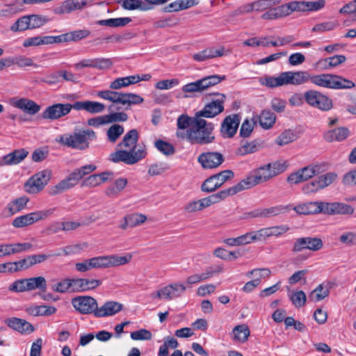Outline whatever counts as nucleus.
<instances>
[{"label":"nucleus","instance_id":"nucleus-1","mask_svg":"<svg viewBox=\"0 0 356 356\" xmlns=\"http://www.w3.org/2000/svg\"><path fill=\"white\" fill-rule=\"evenodd\" d=\"M213 128L211 122H207L201 118L194 127L188 129L186 131H177L176 136L180 139H187L191 144H209L215 138L212 135Z\"/></svg>","mask_w":356,"mask_h":356},{"label":"nucleus","instance_id":"nucleus-2","mask_svg":"<svg viewBox=\"0 0 356 356\" xmlns=\"http://www.w3.org/2000/svg\"><path fill=\"white\" fill-rule=\"evenodd\" d=\"M96 139V134L92 129H83L73 133H67L56 139L60 145L78 150L89 147L90 141Z\"/></svg>","mask_w":356,"mask_h":356},{"label":"nucleus","instance_id":"nucleus-3","mask_svg":"<svg viewBox=\"0 0 356 356\" xmlns=\"http://www.w3.org/2000/svg\"><path fill=\"white\" fill-rule=\"evenodd\" d=\"M97 96L102 99L113 102L108 106L109 111H119L121 108L118 106V104L130 107L131 105L139 104L143 102L142 97L134 93H122L113 90H101L97 92Z\"/></svg>","mask_w":356,"mask_h":356},{"label":"nucleus","instance_id":"nucleus-4","mask_svg":"<svg viewBox=\"0 0 356 356\" xmlns=\"http://www.w3.org/2000/svg\"><path fill=\"white\" fill-rule=\"evenodd\" d=\"M311 82L318 86L331 89H350L355 86L352 81L332 74L312 75Z\"/></svg>","mask_w":356,"mask_h":356},{"label":"nucleus","instance_id":"nucleus-5","mask_svg":"<svg viewBox=\"0 0 356 356\" xmlns=\"http://www.w3.org/2000/svg\"><path fill=\"white\" fill-rule=\"evenodd\" d=\"M147 156V151L145 148H139L136 151H129L127 149H118L109 155V160L113 163L123 162L127 165H134Z\"/></svg>","mask_w":356,"mask_h":356},{"label":"nucleus","instance_id":"nucleus-6","mask_svg":"<svg viewBox=\"0 0 356 356\" xmlns=\"http://www.w3.org/2000/svg\"><path fill=\"white\" fill-rule=\"evenodd\" d=\"M234 177V173L231 170L221 171L205 179L201 186V190L206 193L213 192Z\"/></svg>","mask_w":356,"mask_h":356},{"label":"nucleus","instance_id":"nucleus-7","mask_svg":"<svg viewBox=\"0 0 356 356\" xmlns=\"http://www.w3.org/2000/svg\"><path fill=\"white\" fill-rule=\"evenodd\" d=\"M305 102L311 106L323 111H330L332 106V100L321 92L310 90L304 94Z\"/></svg>","mask_w":356,"mask_h":356},{"label":"nucleus","instance_id":"nucleus-8","mask_svg":"<svg viewBox=\"0 0 356 356\" xmlns=\"http://www.w3.org/2000/svg\"><path fill=\"white\" fill-rule=\"evenodd\" d=\"M51 170H43L33 175L25 183L26 191L29 193H37L42 191L51 177Z\"/></svg>","mask_w":356,"mask_h":356},{"label":"nucleus","instance_id":"nucleus-9","mask_svg":"<svg viewBox=\"0 0 356 356\" xmlns=\"http://www.w3.org/2000/svg\"><path fill=\"white\" fill-rule=\"evenodd\" d=\"M72 305L76 312L81 314H91L95 316L97 308V301L89 296H79L72 299Z\"/></svg>","mask_w":356,"mask_h":356},{"label":"nucleus","instance_id":"nucleus-10","mask_svg":"<svg viewBox=\"0 0 356 356\" xmlns=\"http://www.w3.org/2000/svg\"><path fill=\"white\" fill-rule=\"evenodd\" d=\"M323 172L321 165H309L296 172L291 173L287 177V181L291 184H297L300 182L305 181L313 177L321 174Z\"/></svg>","mask_w":356,"mask_h":356},{"label":"nucleus","instance_id":"nucleus-11","mask_svg":"<svg viewBox=\"0 0 356 356\" xmlns=\"http://www.w3.org/2000/svg\"><path fill=\"white\" fill-rule=\"evenodd\" d=\"M291 209V205H277L269 208H261L245 213L243 218H273L284 213Z\"/></svg>","mask_w":356,"mask_h":356},{"label":"nucleus","instance_id":"nucleus-12","mask_svg":"<svg viewBox=\"0 0 356 356\" xmlns=\"http://www.w3.org/2000/svg\"><path fill=\"white\" fill-rule=\"evenodd\" d=\"M215 95L220 96V99L212 100L211 102L207 103L202 110L197 112V116L204 117L207 118H214L224 111V103L226 99V96L221 93H213Z\"/></svg>","mask_w":356,"mask_h":356},{"label":"nucleus","instance_id":"nucleus-13","mask_svg":"<svg viewBox=\"0 0 356 356\" xmlns=\"http://www.w3.org/2000/svg\"><path fill=\"white\" fill-rule=\"evenodd\" d=\"M54 209H47L30 213L17 217L13 221V225L15 227H24L33 224L40 220H44L53 213Z\"/></svg>","mask_w":356,"mask_h":356},{"label":"nucleus","instance_id":"nucleus-14","mask_svg":"<svg viewBox=\"0 0 356 356\" xmlns=\"http://www.w3.org/2000/svg\"><path fill=\"white\" fill-rule=\"evenodd\" d=\"M74 104H54L47 106L42 113V117L46 120H56L69 114L74 109Z\"/></svg>","mask_w":356,"mask_h":356},{"label":"nucleus","instance_id":"nucleus-15","mask_svg":"<svg viewBox=\"0 0 356 356\" xmlns=\"http://www.w3.org/2000/svg\"><path fill=\"white\" fill-rule=\"evenodd\" d=\"M323 246V241L317 237H302L296 239L293 248V252H300L304 250L318 251Z\"/></svg>","mask_w":356,"mask_h":356},{"label":"nucleus","instance_id":"nucleus-16","mask_svg":"<svg viewBox=\"0 0 356 356\" xmlns=\"http://www.w3.org/2000/svg\"><path fill=\"white\" fill-rule=\"evenodd\" d=\"M225 161L223 155L217 152H208L200 154L197 161L204 169H213L219 167Z\"/></svg>","mask_w":356,"mask_h":356},{"label":"nucleus","instance_id":"nucleus-17","mask_svg":"<svg viewBox=\"0 0 356 356\" xmlns=\"http://www.w3.org/2000/svg\"><path fill=\"white\" fill-rule=\"evenodd\" d=\"M241 118L238 114L227 116L221 123L220 134L224 138H231L236 134Z\"/></svg>","mask_w":356,"mask_h":356},{"label":"nucleus","instance_id":"nucleus-18","mask_svg":"<svg viewBox=\"0 0 356 356\" xmlns=\"http://www.w3.org/2000/svg\"><path fill=\"white\" fill-rule=\"evenodd\" d=\"M211 83V82L209 81L208 77L205 76L194 82L188 83L184 85L181 90L184 93H193L195 92H202L213 86ZM189 96L186 94L182 95L181 93H179L177 95V98H187Z\"/></svg>","mask_w":356,"mask_h":356},{"label":"nucleus","instance_id":"nucleus-19","mask_svg":"<svg viewBox=\"0 0 356 356\" xmlns=\"http://www.w3.org/2000/svg\"><path fill=\"white\" fill-rule=\"evenodd\" d=\"M323 213L327 215H351L354 213L355 209L347 204L342 202H323Z\"/></svg>","mask_w":356,"mask_h":356},{"label":"nucleus","instance_id":"nucleus-20","mask_svg":"<svg viewBox=\"0 0 356 356\" xmlns=\"http://www.w3.org/2000/svg\"><path fill=\"white\" fill-rule=\"evenodd\" d=\"M11 104L15 108L31 115H35L41 109V106L39 104L28 98H13Z\"/></svg>","mask_w":356,"mask_h":356},{"label":"nucleus","instance_id":"nucleus-21","mask_svg":"<svg viewBox=\"0 0 356 356\" xmlns=\"http://www.w3.org/2000/svg\"><path fill=\"white\" fill-rule=\"evenodd\" d=\"M122 305L115 301H106L101 307H98L95 313L97 318H103L113 316L122 309Z\"/></svg>","mask_w":356,"mask_h":356},{"label":"nucleus","instance_id":"nucleus-22","mask_svg":"<svg viewBox=\"0 0 356 356\" xmlns=\"http://www.w3.org/2000/svg\"><path fill=\"white\" fill-rule=\"evenodd\" d=\"M102 281L96 279L77 278L73 279L72 292H84L95 289L100 286Z\"/></svg>","mask_w":356,"mask_h":356},{"label":"nucleus","instance_id":"nucleus-23","mask_svg":"<svg viewBox=\"0 0 356 356\" xmlns=\"http://www.w3.org/2000/svg\"><path fill=\"white\" fill-rule=\"evenodd\" d=\"M4 323L8 327L21 334L31 333L34 331V327L24 319L16 317L8 318L5 319Z\"/></svg>","mask_w":356,"mask_h":356},{"label":"nucleus","instance_id":"nucleus-24","mask_svg":"<svg viewBox=\"0 0 356 356\" xmlns=\"http://www.w3.org/2000/svg\"><path fill=\"white\" fill-rule=\"evenodd\" d=\"M74 109L76 111H85L90 114L102 113L106 106L104 104L93 101H77L74 102Z\"/></svg>","mask_w":356,"mask_h":356},{"label":"nucleus","instance_id":"nucleus-25","mask_svg":"<svg viewBox=\"0 0 356 356\" xmlns=\"http://www.w3.org/2000/svg\"><path fill=\"white\" fill-rule=\"evenodd\" d=\"M86 5V1L81 2L77 0H65L60 6L54 8V13L56 15L69 14L76 10H81Z\"/></svg>","mask_w":356,"mask_h":356},{"label":"nucleus","instance_id":"nucleus-26","mask_svg":"<svg viewBox=\"0 0 356 356\" xmlns=\"http://www.w3.org/2000/svg\"><path fill=\"white\" fill-rule=\"evenodd\" d=\"M323 202H309L298 204L293 207V209L298 214L311 215L323 213Z\"/></svg>","mask_w":356,"mask_h":356},{"label":"nucleus","instance_id":"nucleus-27","mask_svg":"<svg viewBox=\"0 0 356 356\" xmlns=\"http://www.w3.org/2000/svg\"><path fill=\"white\" fill-rule=\"evenodd\" d=\"M139 134L136 129H133L129 131L123 137L120 143L117 145L118 147L124 148L129 151H136L137 143Z\"/></svg>","mask_w":356,"mask_h":356},{"label":"nucleus","instance_id":"nucleus-28","mask_svg":"<svg viewBox=\"0 0 356 356\" xmlns=\"http://www.w3.org/2000/svg\"><path fill=\"white\" fill-rule=\"evenodd\" d=\"M29 152L24 149H15L13 152L5 155L0 163L1 165H16L23 161Z\"/></svg>","mask_w":356,"mask_h":356},{"label":"nucleus","instance_id":"nucleus-29","mask_svg":"<svg viewBox=\"0 0 356 356\" xmlns=\"http://www.w3.org/2000/svg\"><path fill=\"white\" fill-rule=\"evenodd\" d=\"M165 300H173L179 298L186 291V287L179 282H173L163 287Z\"/></svg>","mask_w":356,"mask_h":356},{"label":"nucleus","instance_id":"nucleus-30","mask_svg":"<svg viewBox=\"0 0 356 356\" xmlns=\"http://www.w3.org/2000/svg\"><path fill=\"white\" fill-rule=\"evenodd\" d=\"M257 185L268 181L273 177L271 170L266 165H264L251 172Z\"/></svg>","mask_w":356,"mask_h":356},{"label":"nucleus","instance_id":"nucleus-31","mask_svg":"<svg viewBox=\"0 0 356 356\" xmlns=\"http://www.w3.org/2000/svg\"><path fill=\"white\" fill-rule=\"evenodd\" d=\"M26 312L33 316H48L55 314L56 308L54 306L31 305L26 309Z\"/></svg>","mask_w":356,"mask_h":356},{"label":"nucleus","instance_id":"nucleus-32","mask_svg":"<svg viewBox=\"0 0 356 356\" xmlns=\"http://www.w3.org/2000/svg\"><path fill=\"white\" fill-rule=\"evenodd\" d=\"M96 169V166L92 164L86 165L80 168L75 169L67 177L76 186L78 182L86 175L90 174Z\"/></svg>","mask_w":356,"mask_h":356},{"label":"nucleus","instance_id":"nucleus-33","mask_svg":"<svg viewBox=\"0 0 356 356\" xmlns=\"http://www.w3.org/2000/svg\"><path fill=\"white\" fill-rule=\"evenodd\" d=\"M348 134V129L342 127L327 131L325 134L324 138L327 142L341 141L346 139Z\"/></svg>","mask_w":356,"mask_h":356},{"label":"nucleus","instance_id":"nucleus-34","mask_svg":"<svg viewBox=\"0 0 356 356\" xmlns=\"http://www.w3.org/2000/svg\"><path fill=\"white\" fill-rule=\"evenodd\" d=\"M200 117L197 116V113L195 117H190L188 115L182 114L178 117L177 121V131H184V129L191 127H194L197 125V122L200 120Z\"/></svg>","mask_w":356,"mask_h":356},{"label":"nucleus","instance_id":"nucleus-35","mask_svg":"<svg viewBox=\"0 0 356 356\" xmlns=\"http://www.w3.org/2000/svg\"><path fill=\"white\" fill-rule=\"evenodd\" d=\"M232 339L239 343L248 341L250 334L248 326L246 324H241L235 326L232 330Z\"/></svg>","mask_w":356,"mask_h":356},{"label":"nucleus","instance_id":"nucleus-36","mask_svg":"<svg viewBox=\"0 0 356 356\" xmlns=\"http://www.w3.org/2000/svg\"><path fill=\"white\" fill-rule=\"evenodd\" d=\"M127 184L126 178L117 179L113 184L108 187L105 191V194L108 197H116Z\"/></svg>","mask_w":356,"mask_h":356},{"label":"nucleus","instance_id":"nucleus-37","mask_svg":"<svg viewBox=\"0 0 356 356\" xmlns=\"http://www.w3.org/2000/svg\"><path fill=\"white\" fill-rule=\"evenodd\" d=\"M75 185L67 177L66 178L58 182L56 185L51 186L49 188V194L50 195H56L68 189L72 188Z\"/></svg>","mask_w":356,"mask_h":356},{"label":"nucleus","instance_id":"nucleus-38","mask_svg":"<svg viewBox=\"0 0 356 356\" xmlns=\"http://www.w3.org/2000/svg\"><path fill=\"white\" fill-rule=\"evenodd\" d=\"M275 113L270 110H264L259 117L261 127L266 129L270 128L275 124Z\"/></svg>","mask_w":356,"mask_h":356},{"label":"nucleus","instance_id":"nucleus-39","mask_svg":"<svg viewBox=\"0 0 356 356\" xmlns=\"http://www.w3.org/2000/svg\"><path fill=\"white\" fill-rule=\"evenodd\" d=\"M329 293V287L321 284L309 293V299L312 302H318L327 297Z\"/></svg>","mask_w":356,"mask_h":356},{"label":"nucleus","instance_id":"nucleus-40","mask_svg":"<svg viewBox=\"0 0 356 356\" xmlns=\"http://www.w3.org/2000/svg\"><path fill=\"white\" fill-rule=\"evenodd\" d=\"M84 67H95L99 69L108 68L112 62L108 58H95L83 60Z\"/></svg>","mask_w":356,"mask_h":356},{"label":"nucleus","instance_id":"nucleus-41","mask_svg":"<svg viewBox=\"0 0 356 356\" xmlns=\"http://www.w3.org/2000/svg\"><path fill=\"white\" fill-rule=\"evenodd\" d=\"M29 291L39 289L45 291L47 287V280L42 276L28 278Z\"/></svg>","mask_w":356,"mask_h":356},{"label":"nucleus","instance_id":"nucleus-42","mask_svg":"<svg viewBox=\"0 0 356 356\" xmlns=\"http://www.w3.org/2000/svg\"><path fill=\"white\" fill-rule=\"evenodd\" d=\"M132 257L131 254L126 256L109 255L106 256L107 268L111 266H118L129 263Z\"/></svg>","mask_w":356,"mask_h":356},{"label":"nucleus","instance_id":"nucleus-43","mask_svg":"<svg viewBox=\"0 0 356 356\" xmlns=\"http://www.w3.org/2000/svg\"><path fill=\"white\" fill-rule=\"evenodd\" d=\"M119 3L124 9L129 10L136 9L146 10L149 9V7L146 6L141 0H120Z\"/></svg>","mask_w":356,"mask_h":356},{"label":"nucleus","instance_id":"nucleus-44","mask_svg":"<svg viewBox=\"0 0 356 356\" xmlns=\"http://www.w3.org/2000/svg\"><path fill=\"white\" fill-rule=\"evenodd\" d=\"M312 74L307 71L291 72V85H302L311 81Z\"/></svg>","mask_w":356,"mask_h":356},{"label":"nucleus","instance_id":"nucleus-45","mask_svg":"<svg viewBox=\"0 0 356 356\" xmlns=\"http://www.w3.org/2000/svg\"><path fill=\"white\" fill-rule=\"evenodd\" d=\"M346 60V58L343 55H335L332 57L325 58L319 61L321 64L324 65V69L327 70L343 63Z\"/></svg>","mask_w":356,"mask_h":356},{"label":"nucleus","instance_id":"nucleus-46","mask_svg":"<svg viewBox=\"0 0 356 356\" xmlns=\"http://www.w3.org/2000/svg\"><path fill=\"white\" fill-rule=\"evenodd\" d=\"M256 181L254 179L253 176L250 173L246 178L242 179L240 182L233 186L232 188L236 194L243 190L249 189L253 186H257Z\"/></svg>","mask_w":356,"mask_h":356},{"label":"nucleus","instance_id":"nucleus-47","mask_svg":"<svg viewBox=\"0 0 356 356\" xmlns=\"http://www.w3.org/2000/svg\"><path fill=\"white\" fill-rule=\"evenodd\" d=\"M124 133V127L119 124H114L111 125L106 131L108 140L111 143H115Z\"/></svg>","mask_w":356,"mask_h":356},{"label":"nucleus","instance_id":"nucleus-48","mask_svg":"<svg viewBox=\"0 0 356 356\" xmlns=\"http://www.w3.org/2000/svg\"><path fill=\"white\" fill-rule=\"evenodd\" d=\"M279 1L277 0H263L261 1H258V2H254V3H248V4H246V5H244L241 7H240L238 8V10H237V13L238 14H243V13H250L251 11H252L254 9V7L256 5H262L264 4V6H271L273 5H275V3H278Z\"/></svg>","mask_w":356,"mask_h":356},{"label":"nucleus","instance_id":"nucleus-49","mask_svg":"<svg viewBox=\"0 0 356 356\" xmlns=\"http://www.w3.org/2000/svg\"><path fill=\"white\" fill-rule=\"evenodd\" d=\"M154 146L160 152L165 156L172 155L175 152V149L172 144L161 139L154 142Z\"/></svg>","mask_w":356,"mask_h":356},{"label":"nucleus","instance_id":"nucleus-50","mask_svg":"<svg viewBox=\"0 0 356 356\" xmlns=\"http://www.w3.org/2000/svg\"><path fill=\"white\" fill-rule=\"evenodd\" d=\"M297 136L296 134L291 130H285L283 131L275 140L276 144L280 146L287 145L296 140Z\"/></svg>","mask_w":356,"mask_h":356},{"label":"nucleus","instance_id":"nucleus-51","mask_svg":"<svg viewBox=\"0 0 356 356\" xmlns=\"http://www.w3.org/2000/svg\"><path fill=\"white\" fill-rule=\"evenodd\" d=\"M27 29H30V22L28 15L19 17L10 26V31L13 32H20Z\"/></svg>","mask_w":356,"mask_h":356},{"label":"nucleus","instance_id":"nucleus-52","mask_svg":"<svg viewBox=\"0 0 356 356\" xmlns=\"http://www.w3.org/2000/svg\"><path fill=\"white\" fill-rule=\"evenodd\" d=\"M28 201L29 199L26 197H20L15 199L8 204L9 211L11 214L19 212L26 207Z\"/></svg>","mask_w":356,"mask_h":356},{"label":"nucleus","instance_id":"nucleus-53","mask_svg":"<svg viewBox=\"0 0 356 356\" xmlns=\"http://www.w3.org/2000/svg\"><path fill=\"white\" fill-rule=\"evenodd\" d=\"M30 29H38L49 22V19L40 15H29Z\"/></svg>","mask_w":356,"mask_h":356},{"label":"nucleus","instance_id":"nucleus-54","mask_svg":"<svg viewBox=\"0 0 356 356\" xmlns=\"http://www.w3.org/2000/svg\"><path fill=\"white\" fill-rule=\"evenodd\" d=\"M28 282V278L17 280L9 286L8 289L18 293L29 291Z\"/></svg>","mask_w":356,"mask_h":356},{"label":"nucleus","instance_id":"nucleus-55","mask_svg":"<svg viewBox=\"0 0 356 356\" xmlns=\"http://www.w3.org/2000/svg\"><path fill=\"white\" fill-rule=\"evenodd\" d=\"M106 124L125 122L128 120V115L124 112L111 111V113L104 115Z\"/></svg>","mask_w":356,"mask_h":356},{"label":"nucleus","instance_id":"nucleus-56","mask_svg":"<svg viewBox=\"0 0 356 356\" xmlns=\"http://www.w3.org/2000/svg\"><path fill=\"white\" fill-rule=\"evenodd\" d=\"M258 149L257 145L254 141L250 143H245L239 147L236 153L239 156H245L248 154H252L257 152Z\"/></svg>","mask_w":356,"mask_h":356},{"label":"nucleus","instance_id":"nucleus-57","mask_svg":"<svg viewBox=\"0 0 356 356\" xmlns=\"http://www.w3.org/2000/svg\"><path fill=\"white\" fill-rule=\"evenodd\" d=\"M53 290L59 293H65L68 291L72 292L73 289V279H65L52 287Z\"/></svg>","mask_w":356,"mask_h":356},{"label":"nucleus","instance_id":"nucleus-58","mask_svg":"<svg viewBox=\"0 0 356 356\" xmlns=\"http://www.w3.org/2000/svg\"><path fill=\"white\" fill-rule=\"evenodd\" d=\"M127 221L129 227H134L144 223L147 220V216L142 213H131L127 215Z\"/></svg>","mask_w":356,"mask_h":356},{"label":"nucleus","instance_id":"nucleus-59","mask_svg":"<svg viewBox=\"0 0 356 356\" xmlns=\"http://www.w3.org/2000/svg\"><path fill=\"white\" fill-rule=\"evenodd\" d=\"M293 305L299 308L305 305L307 297L304 291H298L290 296Z\"/></svg>","mask_w":356,"mask_h":356},{"label":"nucleus","instance_id":"nucleus-60","mask_svg":"<svg viewBox=\"0 0 356 356\" xmlns=\"http://www.w3.org/2000/svg\"><path fill=\"white\" fill-rule=\"evenodd\" d=\"M268 237L270 236H276L279 237L282 234L286 233L289 229V227L286 225L273 226L270 227H266Z\"/></svg>","mask_w":356,"mask_h":356},{"label":"nucleus","instance_id":"nucleus-61","mask_svg":"<svg viewBox=\"0 0 356 356\" xmlns=\"http://www.w3.org/2000/svg\"><path fill=\"white\" fill-rule=\"evenodd\" d=\"M288 165L286 161H275L266 164V167H269L273 177L278 175L286 170Z\"/></svg>","mask_w":356,"mask_h":356},{"label":"nucleus","instance_id":"nucleus-62","mask_svg":"<svg viewBox=\"0 0 356 356\" xmlns=\"http://www.w3.org/2000/svg\"><path fill=\"white\" fill-rule=\"evenodd\" d=\"M322 189L332 184L337 178V174L330 172L318 177Z\"/></svg>","mask_w":356,"mask_h":356},{"label":"nucleus","instance_id":"nucleus-63","mask_svg":"<svg viewBox=\"0 0 356 356\" xmlns=\"http://www.w3.org/2000/svg\"><path fill=\"white\" fill-rule=\"evenodd\" d=\"M325 0H318L316 1H302L304 11H317L325 6Z\"/></svg>","mask_w":356,"mask_h":356},{"label":"nucleus","instance_id":"nucleus-64","mask_svg":"<svg viewBox=\"0 0 356 356\" xmlns=\"http://www.w3.org/2000/svg\"><path fill=\"white\" fill-rule=\"evenodd\" d=\"M90 31L88 29L76 30L67 33L69 42L78 41L88 37Z\"/></svg>","mask_w":356,"mask_h":356}]
</instances>
